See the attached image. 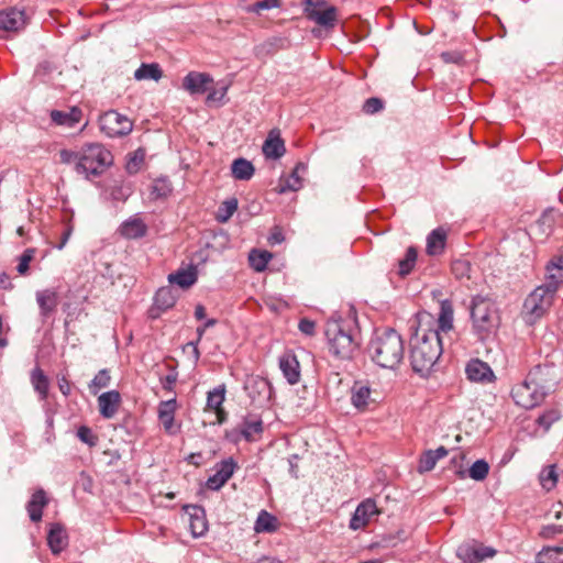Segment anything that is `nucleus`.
<instances>
[{
  "mask_svg": "<svg viewBox=\"0 0 563 563\" xmlns=\"http://www.w3.org/2000/svg\"><path fill=\"white\" fill-rule=\"evenodd\" d=\"M443 352L439 330L419 329L410 340V364L413 372L427 376Z\"/></svg>",
  "mask_w": 563,
  "mask_h": 563,
  "instance_id": "f257e3e1",
  "label": "nucleus"
},
{
  "mask_svg": "<svg viewBox=\"0 0 563 563\" xmlns=\"http://www.w3.org/2000/svg\"><path fill=\"white\" fill-rule=\"evenodd\" d=\"M368 353L378 366L395 369L404 360V340L395 329L377 330L368 344Z\"/></svg>",
  "mask_w": 563,
  "mask_h": 563,
  "instance_id": "f03ea898",
  "label": "nucleus"
},
{
  "mask_svg": "<svg viewBox=\"0 0 563 563\" xmlns=\"http://www.w3.org/2000/svg\"><path fill=\"white\" fill-rule=\"evenodd\" d=\"M325 336L330 353L338 358H352L358 347L347 322L342 319H331L327 322Z\"/></svg>",
  "mask_w": 563,
  "mask_h": 563,
  "instance_id": "7ed1b4c3",
  "label": "nucleus"
},
{
  "mask_svg": "<svg viewBox=\"0 0 563 563\" xmlns=\"http://www.w3.org/2000/svg\"><path fill=\"white\" fill-rule=\"evenodd\" d=\"M113 162L112 154L103 145L91 143L85 145L80 151V157L75 165L78 174L89 176H100L107 167Z\"/></svg>",
  "mask_w": 563,
  "mask_h": 563,
  "instance_id": "20e7f679",
  "label": "nucleus"
},
{
  "mask_svg": "<svg viewBox=\"0 0 563 563\" xmlns=\"http://www.w3.org/2000/svg\"><path fill=\"white\" fill-rule=\"evenodd\" d=\"M471 319L473 330L477 338L484 341L498 325V318L493 305L483 298H476L472 302Z\"/></svg>",
  "mask_w": 563,
  "mask_h": 563,
  "instance_id": "39448f33",
  "label": "nucleus"
},
{
  "mask_svg": "<svg viewBox=\"0 0 563 563\" xmlns=\"http://www.w3.org/2000/svg\"><path fill=\"white\" fill-rule=\"evenodd\" d=\"M555 287L547 288L544 285L537 287L523 302V313L526 321L533 324L542 318L553 303Z\"/></svg>",
  "mask_w": 563,
  "mask_h": 563,
  "instance_id": "423d86ee",
  "label": "nucleus"
},
{
  "mask_svg": "<svg viewBox=\"0 0 563 563\" xmlns=\"http://www.w3.org/2000/svg\"><path fill=\"white\" fill-rule=\"evenodd\" d=\"M99 125L103 133L109 137L125 136L131 133L133 123L128 117L115 110H109L100 115Z\"/></svg>",
  "mask_w": 563,
  "mask_h": 563,
  "instance_id": "0eeeda50",
  "label": "nucleus"
},
{
  "mask_svg": "<svg viewBox=\"0 0 563 563\" xmlns=\"http://www.w3.org/2000/svg\"><path fill=\"white\" fill-rule=\"evenodd\" d=\"M527 378L528 383L532 384L538 391L543 393L544 398L554 391L558 384L554 367L549 365L534 366Z\"/></svg>",
  "mask_w": 563,
  "mask_h": 563,
  "instance_id": "6e6552de",
  "label": "nucleus"
},
{
  "mask_svg": "<svg viewBox=\"0 0 563 563\" xmlns=\"http://www.w3.org/2000/svg\"><path fill=\"white\" fill-rule=\"evenodd\" d=\"M511 397L516 405L525 409H532L545 399L543 393L538 391L532 384L528 383V378L512 387Z\"/></svg>",
  "mask_w": 563,
  "mask_h": 563,
  "instance_id": "1a4fd4ad",
  "label": "nucleus"
},
{
  "mask_svg": "<svg viewBox=\"0 0 563 563\" xmlns=\"http://www.w3.org/2000/svg\"><path fill=\"white\" fill-rule=\"evenodd\" d=\"M245 390L252 402L261 407L267 405L273 396L271 382L261 376L250 377L245 383Z\"/></svg>",
  "mask_w": 563,
  "mask_h": 563,
  "instance_id": "9d476101",
  "label": "nucleus"
},
{
  "mask_svg": "<svg viewBox=\"0 0 563 563\" xmlns=\"http://www.w3.org/2000/svg\"><path fill=\"white\" fill-rule=\"evenodd\" d=\"M236 467L233 457L217 463L216 473L207 479L206 486L211 490H219L232 477Z\"/></svg>",
  "mask_w": 563,
  "mask_h": 563,
  "instance_id": "9b49d317",
  "label": "nucleus"
},
{
  "mask_svg": "<svg viewBox=\"0 0 563 563\" xmlns=\"http://www.w3.org/2000/svg\"><path fill=\"white\" fill-rule=\"evenodd\" d=\"M371 387L361 380H355L351 387V402L360 411L369 410L371 405L376 404V399L372 397Z\"/></svg>",
  "mask_w": 563,
  "mask_h": 563,
  "instance_id": "f8f14e48",
  "label": "nucleus"
},
{
  "mask_svg": "<svg viewBox=\"0 0 563 563\" xmlns=\"http://www.w3.org/2000/svg\"><path fill=\"white\" fill-rule=\"evenodd\" d=\"M378 515L376 503L373 499L363 500L355 509L350 520V529L358 530L366 527L371 518Z\"/></svg>",
  "mask_w": 563,
  "mask_h": 563,
  "instance_id": "ddd939ff",
  "label": "nucleus"
},
{
  "mask_svg": "<svg viewBox=\"0 0 563 563\" xmlns=\"http://www.w3.org/2000/svg\"><path fill=\"white\" fill-rule=\"evenodd\" d=\"M279 368L290 385L300 380V364L292 351H286L279 356Z\"/></svg>",
  "mask_w": 563,
  "mask_h": 563,
  "instance_id": "4468645a",
  "label": "nucleus"
},
{
  "mask_svg": "<svg viewBox=\"0 0 563 563\" xmlns=\"http://www.w3.org/2000/svg\"><path fill=\"white\" fill-rule=\"evenodd\" d=\"M212 82V77L207 73L189 71L183 79V88L190 95H202Z\"/></svg>",
  "mask_w": 563,
  "mask_h": 563,
  "instance_id": "2eb2a0df",
  "label": "nucleus"
},
{
  "mask_svg": "<svg viewBox=\"0 0 563 563\" xmlns=\"http://www.w3.org/2000/svg\"><path fill=\"white\" fill-rule=\"evenodd\" d=\"M26 24L23 9L10 8L0 12V29L3 31H19Z\"/></svg>",
  "mask_w": 563,
  "mask_h": 563,
  "instance_id": "dca6fc26",
  "label": "nucleus"
},
{
  "mask_svg": "<svg viewBox=\"0 0 563 563\" xmlns=\"http://www.w3.org/2000/svg\"><path fill=\"white\" fill-rule=\"evenodd\" d=\"M262 151L266 158L278 159L285 152V142L280 136L278 129H273L268 132V135L262 146Z\"/></svg>",
  "mask_w": 563,
  "mask_h": 563,
  "instance_id": "f3484780",
  "label": "nucleus"
},
{
  "mask_svg": "<svg viewBox=\"0 0 563 563\" xmlns=\"http://www.w3.org/2000/svg\"><path fill=\"white\" fill-rule=\"evenodd\" d=\"M121 405V395L118 390H109L98 397L99 412L104 419L115 416Z\"/></svg>",
  "mask_w": 563,
  "mask_h": 563,
  "instance_id": "a211bd4d",
  "label": "nucleus"
},
{
  "mask_svg": "<svg viewBox=\"0 0 563 563\" xmlns=\"http://www.w3.org/2000/svg\"><path fill=\"white\" fill-rule=\"evenodd\" d=\"M308 19L327 30H331L338 22V9L334 5H325L320 10L309 9Z\"/></svg>",
  "mask_w": 563,
  "mask_h": 563,
  "instance_id": "6ab92c4d",
  "label": "nucleus"
},
{
  "mask_svg": "<svg viewBox=\"0 0 563 563\" xmlns=\"http://www.w3.org/2000/svg\"><path fill=\"white\" fill-rule=\"evenodd\" d=\"M48 504V498L43 488L36 489L26 504V510L31 521L38 522L43 516V509Z\"/></svg>",
  "mask_w": 563,
  "mask_h": 563,
  "instance_id": "aec40b11",
  "label": "nucleus"
},
{
  "mask_svg": "<svg viewBox=\"0 0 563 563\" xmlns=\"http://www.w3.org/2000/svg\"><path fill=\"white\" fill-rule=\"evenodd\" d=\"M465 373L467 378L472 382H485L494 377L490 366L478 358L471 360L467 363Z\"/></svg>",
  "mask_w": 563,
  "mask_h": 563,
  "instance_id": "412c9836",
  "label": "nucleus"
},
{
  "mask_svg": "<svg viewBox=\"0 0 563 563\" xmlns=\"http://www.w3.org/2000/svg\"><path fill=\"white\" fill-rule=\"evenodd\" d=\"M67 533L63 525L52 523L47 533V544L54 554L60 553L68 544Z\"/></svg>",
  "mask_w": 563,
  "mask_h": 563,
  "instance_id": "4be33fe9",
  "label": "nucleus"
},
{
  "mask_svg": "<svg viewBox=\"0 0 563 563\" xmlns=\"http://www.w3.org/2000/svg\"><path fill=\"white\" fill-rule=\"evenodd\" d=\"M496 550L490 547H481L478 549L472 547L460 548L457 556L467 563H479L485 559L495 556Z\"/></svg>",
  "mask_w": 563,
  "mask_h": 563,
  "instance_id": "5701e85b",
  "label": "nucleus"
},
{
  "mask_svg": "<svg viewBox=\"0 0 563 563\" xmlns=\"http://www.w3.org/2000/svg\"><path fill=\"white\" fill-rule=\"evenodd\" d=\"M36 301L43 318L49 317L58 306V295L54 289L36 292Z\"/></svg>",
  "mask_w": 563,
  "mask_h": 563,
  "instance_id": "b1692460",
  "label": "nucleus"
},
{
  "mask_svg": "<svg viewBox=\"0 0 563 563\" xmlns=\"http://www.w3.org/2000/svg\"><path fill=\"white\" fill-rule=\"evenodd\" d=\"M120 234L125 239H140L146 235L147 225L140 218H130L119 228Z\"/></svg>",
  "mask_w": 563,
  "mask_h": 563,
  "instance_id": "393cba45",
  "label": "nucleus"
},
{
  "mask_svg": "<svg viewBox=\"0 0 563 563\" xmlns=\"http://www.w3.org/2000/svg\"><path fill=\"white\" fill-rule=\"evenodd\" d=\"M263 421L261 418L255 416L249 415L244 417L242 423L240 424V433L249 442L255 441L256 438L263 433Z\"/></svg>",
  "mask_w": 563,
  "mask_h": 563,
  "instance_id": "a878e982",
  "label": "nucleus"
},
{
  "mask_svg": "<svg viewBox=\"0 0 563 563\" xmlns=\"http://www.w3.org/2000/svg\"><path fill=\"white\" fill-rule=\"evenodd\" d=\"M446 244V231L442 228L434 229L427 236L426 252L430 256L440 255Z\"/></svg>",
  "mask_w": 563,
  "mask_h": 563,
  "instance_id": "bb28decb",
  "label": "nucleus"
},
{
  "mask_svg": "<svg viewBox=\"0 0 563 563\" xmlns=\"http://www.w3.org/2000/svg\"><path fill=\"white\" fill-rule=\"evenodd\" d=\"M453 329V305L449 299L440 300V312L438 318V328L440 332H449Z\"/></svg>",
  "mask_w": 563,
  "mask_h": 563,
  "instance_id": "cd10ccee",
  "label": "nucleus"
},
{
  "mask_svg": "<svg viewBox=\"0 0 563 563\" xmlns=\"http://www.w3.org/2000/svg\"><path fill=\"white\" fill-rule=\"evenodd\" d=\"M307 170V165L305 163H297L291 174L285 179L280 180L279 184V192L286 191H297L301 188L302 183L299 176L300 173H305Z\"/></svg>",
  "mask_w": 563,
  "mask_h": 563,
  "instance_id": "c85d7f7f",
  "label": "nucleus"
},
{
  "mask_svg": "<svg viewBox=\"0 0 563 563\" xmlns=\"http://www.w3.org/2000/svg\"><path fill=\"white\" fill-rule=\"evenodd\" d=\"M284 42L279 36L269 37L254 47V54L257 58L272 56L284 47Z\"/></svg>",
  "mask_w": 563,
  "mask_h": 563,
  "instance_id": "c756f323",
  "label": "nucleus"
},
{
  "mask_svg": "<svg viewBox=\"0 0 563 563\" xmlns=\"http://www.w3.org/2000/svg\"><path fill=\"white\" fill-rule=\"evenodd\" d=\"M81 110L74 107L69 112L53 110L51 112V119L57 125H65L68 128H73L76 123H78L81 119Z\"/></svg>",
  "mask_w": 563,
  "mask_h": 563,
  "instance_id": "7c9ffc66",
  "label": "nucleus"
},
{
  "mask_svg": "<svg viewBox=\"0 0 563 563\" xmlns=\"http://www.w3.org/2000/svg\"><path fill=\"white\" fill-rule=\"evenodd\" d=\"M168 280L181 288H188L197 282V269L194 266H190L188 269H179L170 274Z\"/></svg>",
  "mask_w": 563,
  "mask_h": 563,
  "instance_id": "2f4dec72",
  "label": "nucleus"
},
{
  "mask_svg": "<svg viewBox=\"0 0 563 563\" xmlns=\"http://www.w3.org/2000/svg\"><path fill=\"white\" fill-rule=\"evenodd\" d=\"M31 383L41 400H46L48 396L49 382L43 369L38 366L31 372Z\"/></svg>",
  "mask_w": 563,
  "mask_h": 563,
  "instance_id": "473e14b6",
  "label": "nucleus"
},
{
  "mask_svg": "<svg viewBox=\"0 0 563 563\" xmlns=\"http://www.w3.org/2000/svg\"><path fill=\"white\" fill-rule=\"evenodd\" d=\"M176 296L172 287L166 286L159 288L154 297L155 308L162 311H166L173 308L176 303Z\"/></svg>",
  "mask_w": 563,
  "mask_h": 563,
  "instance_id": "72a5a7b5",
  "label": "nucleus"
},
{
  "mask_svg": "<svg viewBox=\"0 0 563 563\" xmlns=\"http://www.w3.org/2000/svg\"><path fill=\"white\" fill-rule=\"evenodd\" d=\"M232 175L238 180H249L254 175L253 164L245 158H236L231 166Z\"/></svg>",
  "mask_w": 563,
  "mask_h": 563,
  "instance_id": "f704fd0d",
  "label": "nucleus"
},
{
  "mask_svg": "<svg viewBox=\"0 0 563 563\" xmlns=\"http://www.w3.org/2000/svg\"><path fill=\"white\" fill-rule=\"evenodd\" d=\"M163 77V70L157 63H143L134 73L136 80L152 79L158 81Z\"/></svg>",
  "mask_w": 563,
  "mask_h": 563,
  "instance_id": "c9c22d12",
  "label": "nucleus"
},
{
  "mask_svg": "<svg viewBox=\"0 0 563 563\" xmlns=\"http://www.w3.org/2000/svg\"><path fill=\"white\" fill-rule=\"evenodd\" d=\"M173 192V185L168 177L156 178L151 187V198L154 200L166 199Z\"/></svg>",
  "mask_w": 563,
  "mask_h": 563,
  "instance_id": "e433bc0d",
  "label": "nucleus"
},
{
  "mask_svg": "<svg viewBox=\"0 0 563 563\" xmlns=\"http://www.w3.org/2000/svg\"><path fill=\"white\" fill-rule=\"evenodd\" d=\"M189 528L191 531V534L197 538L203 536L207 530V520L203 515V510L200 507H195V514L190 515V523Z\"/></svg>",
  "mask_w": 563,
  "mask_h": 563,
  "instance_id": "4c0bfd02",
  "label": "nucleus"
},
{
  "mask_svg": "<svg viewBox=\"0 0 563 563\" xmlns=\"http://www.w3.org/2000/svg\"><path fill=\"white\" fill-rule=\"evenodd\" d=\"M556 216L558 211L552 207L542 212L541 217L536 222V225L541 233L549 235L552 232L556 222Z\"/></svg>",
  "mask_w": 563,
  "mask_h": 563,
  "instance_id": "58836bf2",
  "label": "nucleus"
},
{
  "mask_svg": "<svg viewBox=\"0 0 563 563\" xmlns=\"http://www.w3.org/2000/svg\"><path fill=\"white\" fill-rule=\"evenodd\" d=\"M278 528L277 518L266 510H262L255 521L256 532H274Z\"/></svg>",
  "mask_w": 563,
  "mask_h": 563,
  "instance_id": "ea45409f",
  "label": "nucleus"
},
{
  "mask_svg": "<svg viewBox=\"0 0 563 563\" xmlns=\"http://www.w3.org/2000/svg\"><path fill=\"white\" fill-rule=\"evenodd\" d=\"M418 251L415 246H409L405 257L398 261V275L405 277L409 275L417 262Z\"/></svg>",
  "mask_w": 563,
  "mask_h": 563,
  "instance_id": "a19ab883",
  "label": "nucleus"
},
{
  "mask_svg": "<svg viewBox=\"0 0 563 563\" xmlns=\"http://www.w3.org/2000/svg\"><path fill=\"white\" fill-rule=\"evenodd\" d=\"M537 563H563V545L544 548L538 553Z\"/></svg>",
  "mask_w": 563,
  "mask_h": 563,
  "instance_id": "79ce46f5",
  "label": "nucleus"
},
{
  "mask_svg": "<svg viewBox=\"0 0 563 563\" xmlns=\"http://www.w3.org/2000/svg\"><path fill=\"white\" fill-rule=\"evenodd\" d=\"M272 258V254L268 251H260L252 250L249 255L250 265L256 272H263L269 260Z\"/></svg>",
  "mask_w": 563,
  "mask_h": 563,
  "instance_id": "37998d69",
  "label": "nucleus"
},
{
  "mask_svg": "<svg viewBox=\"0 0 563 563\" xmlns=\"http://www.w3.org/2000/svg\"><path fill=\"white\" fill-rule=\"evenodd\" d=\"M238 210V199L230 198L224 200L218 208L216 219L220 223H225Z\"/></svg>",
  "mask_w": 563,
  "mask_h": 563,
  "instance_id": "c03bdc74",
  "label": "nucleus"
},
{
  "mask_svg": "<svg viewBox=\"0 0 563 563\" xmlns=\"http://www.w3.org/2000/svg\"><path fill=\"white\" fill-rule=\"evenodd\" d=\"M111 382V375L109 369L103 368L100 369L93 377V379L89 384V391L92 395H97L98 391L102 388H106L110 385Z\"/></svg>",
  "mask_w": 563,
  "mask_h": 563,
  "instance_id": "a18cd8bd",
  "label": "nucleus"
},
{
  "mask_svg": "<svg viewBox=\"0 0 563 563\" xmlns=\"http://www.w3.org/2000/svg\"><path fill=\"white\" fill-rule=\"evenodd\" d=\"M225 400V386L220 385L214 389L210 390L207 396V409L214 410L222 407Z\"/></svg>",
  "mask_w": 563,
  "mask_h": 563,
  "instance_id": "49530a36",
  "label": "nucleus"
},
{
  "mask_svg": "<svg viewBox=\"0 0 563 563\" xmlns=\"http://www.w3.org/2000/svg\"><path fill=\"white\" fill-rule=\"evenodd\" d=\"M489 473V464L481 459L473 463L468 470V476L474 481H484Z\"/></svg>",
  "mask_w": 563,
  "mask_h": 563,
  "instance_id": "de8ad7c7",
  "label": "nucleus"
},
{
  "mask_svg": "<svg viewBox=\"0 0 563 563\" xmlns=\"http://www.w3.org/2000/svg\"><path fill=\"white\" fill-rule=\"evenodd\" d=\"M451 272L456 279L470 278L471 263L466 260H455L451 264Z\"/></svg>",
  "mask_w": 563,
  "mask_h": 563,
  "instance_id": "09e8293b",
  "label": "nucleus"
},
{
  "mask_svg": "<svg viewBox=\"0 0 563 563\" xmlns=\"http://www.w3.org/2000/svg\"><path fill=\"white\" fill-rule=\"evenodd\" d=\"M438 461L439 459L434 455L432 450L424 451L419 460L418 472L426 473L432 471Z\"/></svg>",
  "mask_w": 563,
  "mask_h": 563,
  "instance_id": "8fccbe9b",
  "label": "nucleus"
},
{
  "mask_svg": "<svg viewBox=\"0 0 563 563\" xmlns=\"http://www.w3.org/2000/svg\"><path fill=\"white\" fill-rule=\"evenodd\" d=\"M541 485L547 490L552 489L558 482V474L555 471V465H550L545 467L540 475Z\"/></svg>",
  "mask_w": 563,
  "mask_h": 563,
  "instance_id": "3c124183",
  "label": "nucleus"
},
{
  "mask_svg": "<svg viewBox=\"0 0 563 563\" xmlns=\"http://www.w3.org/2000/svg\"><path fill=\"white\" fill-rule=\"evenodd\" d=\"M145 158V152L142 148L134 151L126 163V170L129 174H135L140 170L141 165Z\"/></svg>",
  "mask_w": 563,
  "mask_h": 563,
  "instance_id": "603ef678",
  "label": "nucleus"
},
{
  "mask_svg": "<svg viewBox=\"0 0 563 563\" xmlns=\"http://www.w3.org/2000/svg\"><path fill=\"white\" fill-rule=\"evenodd\" d=\"M158 419L167 434L176 435L180 432L181 424L175 422V415H159Z\"/></svg>",
  "mask_w": 563,
  "mask_h": 563,
  "instance_id": "864d4df0",
  "label": "nucleus"
},
{
  "mask_svg": "<svg viewBox=\"0 0 563 563\" xmlns=\"http://www.w3.org/2000/svg\"><path fill=\"white\" fill-rule=\"evenodd\" d=\"M78 439L87 444L89 448H93L98 444L99 438L97 434L92 432V430L87 426H80L77 430Z\"/></svg>",
  "mask_w": 563,
  "mask_h": 563,
  "instance_id": "5fc2aeb1",
  "label": "nucleus"
},
{
  "mask_svg": "<svg viewBox=\"0 0 563 563\" xmlns=\"http://www.w3.org/2000/svg\"><path fill=\"white\" fill-rule=\"evenodd\" d=\"M282 0H260L247 8L249 12L260 13L263 10L279 8Z\"/></svg>",
  "mask_w": 563,
  "mask_h": 563,
  "instance_id": "6e6d98bb",
  "label": "nucleus"
},
{
  "mask_svg": "<svg viewBox=\"0 0 563 563\" xmlns=\"http://www.w3.org/2000/svg\"><path fill=\"white\" fill-rule=\"evenodd\" d=\"M384 109V101L377 97L368 98L363 104L366 114H375Z\"/></svg>",
  "mask_w": 563,
  "mask_h": 563,
  "instance_id": "4d7b16f0",
  "label": "nucleus"
},
{
  "mask_svg": "<svg viewBox=\"0 0 563 563\" xmlns=\"http://www.w3.org/2000/svg\"><path fill=\"white\" fill-rule=\"evenodd\" d=\"M34 250L26 249L23 254L20 256V262L16 266V271L20 275H25L30 268V262L33 260Z\"/></svg>",
  "mask_w": 563,
  "mask_h": 563,
  "instance_id": "13d9d810",
  "label": "nucleus"
},
{
  "mask_svg": "<svg viewBox=\"0 0 563 563\" xmlns=\"http://www.w3.org/2000/svg\"><path fill=\"white\" fill-rule=\"evenodd\" d=\"M560 419V413L556 410H550L548 412H544L537 419V423L544 428L545 430H549L551 426Z\"/></svg>",
  "mask_w": 563,
  "mask_h": 563,
  "instance_id": "bf43d9fd",
  "label": "nucleus"
},
{
  "mask_svg": "<svg viewBox=\"0 0 563 563\" xmlns=\"http://www.w3.org/2000/svg\"><path fill=\"white\" fill-rule=\"evenodd\" d=\"M561 284H563V271L548 272L547 283L544 284L547 288L554 286L556 292Z\"/></svg>",
  "mask_w": 563,
  "mask_h": 563,
  "instance_id": "052dcab7",
  "label": "nucleus"
},
{
  "mask_svg": "<svg viewBox=\"0 0 563 563\" xmlns=\"http://www.w3.org/2000/svg\"><path fill=\"white\" fill-rule=\"evenodd\" d=\"M177 409V401L176 398L161 401L158 405V416L159 415H175Z\"/></svg>",
  "mask_w": 563,
  "mask_h": 563,
  "instance_id": "680f3d73",
  "label": "nucleus"
},
{
  "mask_svg": "<svg viewBox=\"0 0 563 563\" xmlns=\"http://www.w3.org/2000/svg\"><path fill=\"white\" fill-rule=\"evenodd\" d=\"M298 329L306 335L312 336L316 333V323L314 321L303 318L298 323Z\"/></svg>",
  "mask_w": 563,
  "mask_h": 563,
  "instance_id": "e2e57ef3",
  "label": "nucleus"
},
{
  "mask_svg": "<svg viewBox=\"0 0 563 563\" xmlns=\"http://www.w3.org/2000/svg\"><path fill=\"white\" fill-rule=\"evenodd\" d=\"M441 59L446 64H461L463 62V55L460 52H443Z\"/></svg>",
  "mask_w": 563,
  "mask_h": 563,
  "instance_id": "0e129e2a",
  "label": "nucleus"
},
{
  "mask_svg": "<svg viewBox=\"0 0 563 563\" xmlns=\"http://www.w3.org/2000/svg\"><path fill=\"white\" fill-rule=\"evenodd\" d=\"M59 155H60L62 163H65V164L75 163V164H77V162H78V159L80 157V152L76 153V152L63 150V151H60Z\"/></svg>",
  "mask_w": 563,
  "mask_h": 563,
  "instance_id": "69168bd1",
  "label": "nucleus"
},
{
  "mask_svg": "<svg viewBox=\"0 0 563 563\" xmlns=\"http://www.w3.org/2000/svg\"><path fill=\"white\" fill-rule=\"evenodd\" d=\"M563 533V526L561 525H550L547 527H543L541 534L544 538H553L556 534Z\"/></svg>",
  "mask_w": 563,
  "mask_h": 563,
  "instance_id": "338daca9",
  "label": "nucleus"
},
{
  "mask_svg": "<svg viewBox=\"0 0 563 563\" xmlns=\"http://www.w3.org/2000/svg\"><path fill=\"white\" fill-rule=\"evenodd\" d=\"M563 271V253L555 255L547 265V272Z\"/></svg>",
  "mask_w": 563,
  "mask_h": 563,
  "instance_id": "774afa93",
  "label": "nucleus"
}]
</instances>
